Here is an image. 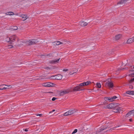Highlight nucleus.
I'll return each mask as SVG.
<instances>
[{
	"instance_id": "nucleus-30",
	"label": "nucleus",
	"mask_w": 134,
	"mask_h": 134,
	"mask_svg": "<svg viewBox=\"0 0 134 134\" xmlns=\"http://www.w3.org/2000/svg\"><path fill=\"white\" fill-rule=\"evenodd\" d=\"M131 68V69L130 70L131 71H134V66H133V68H132V66H131V67L130 68Z\"/></svg>"
},
{
	"instance_id": "nucleus-22",
	"label": "nucleus",
	"mask_w": 134,
	"mask_h": 134,
	"mask_svg": "<svg viewBox=\"0 0 134 134\" xmlns=\"http://www.w3.org/2000/svg\"><path fill=\"white\" fill-rule=\"evenodd\" d=\"M11 29L13 30H16L18 29V27L16 26H13V27Z\"/></svg>"
},
{
	"instance_id": "nucleus-24",
	"label": "nucleus",
	"mask_w": 134,
	"mask_h": 134,
	"mask_svg": "<svg viewBox=\"0 0 134 134\" xmlns=\"http://www.w3.org/2000/svg\"><path fill=\"white\" fill-rule=\"evenodd\" d=\"M130 112H131V115L132 116H134V109L133 110H131L130 111Z\"/></svg>"
},
{
	"instance_id": "nucleus-52",
	"label": "nucleus",
	"mask_w": 134,
	"mask_h": 134,
	"mask_svg": "<svg viewBox=\"0 0 134 134\" xmlns=\"http://www.w3.org/2000/svg\"><path fill=\"white\" fill-rule=\"evenodd\" d=\"M132 79H133V80L134 81V77Z\"/></svg>"
},
{
	"instance_id": "nucleus-11",
	"label": "nucleus",
	"mask_w": 134,
	"mask_h": 134,
	"mask_svg": "<svg viewBox=\"0 0 134 134\" xmlns=\"http://www.w3.org/2000/svg\"><path fill=\"white\" fill-rule=\"evenodd\" d=\"M88 23L84 21L81 22L79 23V25L82 26H85L87 25Z\"/></svg>"
},
{
	"instance_id": "nucleus-34",
	"label": "nucleus",
	"mask_w": 134,
	"mask_h": 134,
	"mask_svg": "<svg viewBox=\"0 0 134 134\" xmlns=\"http://www.w3.org/2000/svg\"><path fill=\"white\" fill-rule=\"evenodd\" d=\"M52 56V54L51 53H49L48 54H47L46 55V56Z\"/></svg>"
},
{
	"instance_id": "nucleus-7",
	"label": "nucleus",
	"mask_w": 134,
	"mask_h": 134,
	"mask_svg": "<svg viewBox=\"0 0 134 134\" xmlns=\"http://www.w3.org/2000/svg\"><path fill=\"white\" fill-rule=\"evenodd\" d=\"M134 42V36L129 38L126 42L127 44H129Z\"/></svg>"
},
{
	"instance_id": "nucleus-36",
	"label": "nucleus",
	"mask_w": 134,
	"mask_h": 134,
	"mask_svg": "<svg viewBox=\"0 0 134 134\" xmlns=\"http://www.w3.org/2000/svg\"><path fill=\"white\" fill-rule=\"evenodd\" d=\"M84 110H82L81 111H79V113L80 114H82V113H84Z\"/></svg>"
},
{
	"instance_id": "nucleus-27",
	"label": "nucleus",
	"mask_w": 134,
	"mask_h": 134,
	"mask_svg": "<svg viewBox=\"0 0 134 134\" xmlns=\"http://www.w3.org/2000/svg\"><path fill=\"white\" fill-rule=\"evenodd\" d=\"M107 51L108 52V53L109 54H112L113 53L111 52V51H112V50L111 49H109L108 50H107Z\"/></svg>"
},
{
	"instance_id": "nucleus-18",
	"label": "nucleus",
	"mask_w": 134,
	"mask_h": 134,
	"mask_svg": "<svg viewBox=\"0 0 134 134\" xmlns=\"http://www.w3.org/2000/svg\"><path fill=\"white\" fill-rule=\"evenodd\" d=\"M6 14L7 15H13L14 14V13L12 12H8L6 13Z\"/></svg>"
},
{
	"instance_id": "nucleus-38",
	"label": "nucleus",
	"mask_w": 134,
	"mask_h": 134,
	"mask_svg": "<svg viewBox=\"0 0 134 134\" xmlns=\"http://www.w3.org/2000/svg\"><path fill=\"white\" fill-rule=\"evenodd\" d=\"M114 128H112L111 129H109V130H107L106 131H105V132H107L108 131H111V129H112V130H114Z\"/></svg>"
},
{
	"instance_id": "nucleus-28",
	"label": "nucleus",
	"mask_w": 134,
	"mask_h": 134,
	"mask_svg": "<svg viewBox=\"0 0 134 134\" xmlns=\"http://www.w3.org/2000/svg\"><path fill=\"white\" fill-rule=\"evenodd\" d=\"M84 82L83 83H81L78 86H79L80 87H81V88H82V87L85 86L84 84Z\"/></svg>"
},
{
	"instance_id": "nucleus-9",
	"label": "nucleus",
	"mask_w": 134,
	"mask_h": 134,
	"mask_svg": "<svg viewBox=\"0 0 134 134\" xmlns=\"http://www.w3.org/2000/svg\"><path fill=\"white\" fill-rule=\"evenodd\" d=\"M53 83H46L43 84V86L45 87H50L53 86Z\"/></svg>"
},
{
	"instance_id": "nucleus-44",
	"label": "nucleus",
	"mask_w": 134,
	"mask_h": 134,
	"mask_svg": "<svg viewBox=\"0 0 134 134\" xmlns=\"http://www.w3.org/2000/svg\"><path fill=\"white\" fill-rule=\"evenodd\" d=\"M55 111V109H53V110H52V111L50 112L49 113H51L52 112L54 111Z\"/></svg>"
},
{
	"instance_id": "nucleus-29",
	"label": "nucleus",
	"mask_w": 134,
	"mask_h": 134,
	"mask_svg": "<svg viewBox=\"0 0 134 134\" xmlns=\"http://www.w3.org/2000/svg\"><path fill=\"white\" fill-rule=\"evenodd\" d=\"M110 97H106L104 98V99L105 101H107V100H109L110 101Z\"/></svg>"
},
{
	"instance_id": "nucleus-15",
	"label": "nucleus",
	"mask_w": 134,
	"mask_h": 134,
	"mask_svg": "<svg viewBox=\"0 0 134 134\" xmlns=\"http://www.w3.org/2000/svg\"><path fill=\"white\" fill-rule=\"evenodd\" d=\"M122 37V35L121 34H119L115 36V39L116 40H119V39Z\"/></svg>"
},
{
	"instance_id": "nucleus-13",
	"label": "nucleus",
	"mask_w": 134,
	"mask_h": 134,
	"mask_svg": "<svg viewBox=\"0 0 134 134\" xmlns=\"http://www.w3.org/2000/svg\"><path fill=\"white\" fill-rule=\"evenodd\" d=\"M55 79L58 80H61L62 77V75L61 74H58L55 76Z\"/></svg>"
},
{
	"instance_id": "nucleus-50",
	"label": "nucleus",
	"mask_w": 134,
	"mask_h": 134,
	"mask_svg": "<svg viewBox=\"0 0 134 134\" xmlns=\"http://www.w3.org/2000/svg\"><path fill=\"white\" fill-rule=\"evenodd\" d=\"M124 27L125 28V29H127V28H126V27Z\"/></svg>"
},
{
	"instance_id": "nucleus-47",
	"label": "nucleus",
	"mask_w": 134,
	"mask_h": 134,
	"mask_svg": "<svg viewBox=\"0 0 134 134\" xmlns=\"http://www.w3.org/2000/svg\"><path fill=\"white\" fill-rule=\"evenodd\" d=\"M128 69V68H122V69H121V70H122L124 69Z\"/></svg>"
},
{
	"instance_id": "nucleus-1",
	"label": "nucleus",
	"mask_w": 134,
	"mask_h": 134,
	"mask_svg": "<svg viewBox=\"0 0 134 134\" xmlns=\"http://www.w3.org/2000/svg\"><path fill=\"white\" fill-rule=\"evenodd\" d=\"M119 104L117 103H112L107 105V107L109 109H113L115 110V111L114 112H120L121 111L120 108L118 106Z\"/></svg>"
},
{
	"instance_id": "nucleus-51",
	"label": "nucleus",
	"mask_w": 134,
	"mask_h": 134,
	"mask_svg": "<svg viewBox=\"0 0 134 134\" xmlns=\"http://www.w3.org/2000/svg\"><path fill=\"white\" fill-rule=\"evenodd\" d=\"M7 87L6 88H7Z\"/></svg>"
},
{
	"instance_id": "nucleus-5",
	"label": "nucleus",
	"mask_w": 134,
	"mask_h": 134,
	"mask_svg": "<svg viewBox=\"0 0 134 134\" xmlns=\"http://www.w3.org/2000/svg\"><path fill=\"white\" fill-rule=\"evenodd\" d=\"M70 91V90L68 89L66 90H65L63 91L60 92V93L59 95L60 96H63L64 95L68 93Z\"/></svg>"
},
{
	"instance_id": "nucleus-10",
	"label": "nucleus",
	"mask_w": 134,
	"mask_h": 134,
	"mask_svg": "<svg viewBox=\"0 0 134 134\" xmlns=\"http://www.w3.org/2000/svg\"><path fill=\"white\" fill-rule=\"evenodd\" d=\"M107 128V127H103L101 128V129L95 132L96 134H97L100 132H101L102 131L106 129Z\"/></svg>"
},
{
	"instance_id": "nucleus-25",
	"label": "nucleus",
	"mask_w": 134,
	"mask_h": 134,
	"mask_svg": "<svg viewBox=\"0 0 134 134\" xmlns=\"http://www.w3.org/2000/svg\"><path fill=\"white\" fill-rule=\"evenodd\" d=\"M63 43L62 42H60V41H58L57 42V43H56V45H59L60 44H62Z\"/></svg>"
},
{
	"instance_id": "nucleus-26",
	"label": "nucleus",
	"mask_w": 134,
	"mask_h": 134,
	"mask_svg": "<svg viewBox=\"0 0 134 134\" xmlns=\"http://www.w3.org/2000/svg\"><path fill=\"white\" fill-rule=\"evenodd\" d=\"M64 116H66L67 115H70L69 114V113L68 111L67 112H66L64 114Z\"/></svg>"
},
{
	"instance_id": "nucleus-23",
	"label": "nucleus",
	"mask_w": 134,
	"mask_h": 134,
	"mask_svg": "<svg viewBox=\"0 0 134 134\" xmlns=\"http://www.w3.org/2000/svg\"><path fill=\"white\" fill-rule=\"evenodd\" d=\"M97 85L98 87L99 88H100L101 87V85L100 83H97Z\"/></svg>"
},
{
	"instance_id": "nucleus-14",
	"label": "nucleus",
	"mask_w": 134,
	"mask_h": 134,
	"mask_svg": "<svg viewBox=\"0 0 134 134\" xmlns=\"http://www.w3.org/2000/svg\"><path fill=\"white\" fill-rule=\"evenodd\" d=\"M20 16L22 18L23 20L24 21L25 20L28 18L26 15H20Z\"/></svg>"
},
{
	"instance_id": "nucleus-45",
	"label": "nucleus",
	"mask_w": 134,
	"mask_h": 134,
	"mask_svg": "<svg viewBox=\"0 0 134 134\" xmlns=\"http://www.w3.org/2000/svg\"><path fill=\"white\" fill-rule=\"evenodd\" d=\"M132 95H134V91H132Z\"/></svg>"
},
{
	"instance_id": "nucleus-41",
	"label": "nucleus",
	"mask_w": 134,
	"mask_h": 134,
	"mask_svg": "<svg viewBox=\"0 0 134 134\" xmlns=\"http://www.w3.org/2000/svg\"><path fill=\"white\" fill-rule=\"evenodd\" d=\"M64 71H68V69H64L63 70Z\"/></svg>"
},
{
	"instance_id": "nucleus-12",
	"label": "nucleus",
	"mask_w": 134,
	"mask_h": 134,
	"mask_svg": "<svg viewBox=\"0 0 134 134\" xmlns=\"http://www.w3.org/2000/svg\"><path fill=\"white\" fill-rule=\"evenodd\" d=\"M60 59V58H59L58 59L53 60L50 61L49 62L52 64H54L55 63H58Z\"/></svg>"
},
{
	"instance_id": "nucleus-33",
	"label": "nucleus",
	"mask_w": 134,
	"mask_h": 134,
	"mask_svg": "<svg viewBox=\"0 0 134 134\" xmlns=\"http://www.w3.org/2000/svg\"><path fill=\"white\" fill-rule=\"evenodd\" d=\"M57 98H56L54 97L52 99V100L53 101H54L56 99H57Z\"/></svg>"
},
{
	"instance_id": "nucleus-43",
	"label": "nucleus",
	"mask_w": 134,
	"mask_h": 134,
	"mask_svg": "<svg viewBox=\"0 0 134 134\" xmlns=\"http://www.w3.org/2000/svg\"><path fill=\"white\" fill-rule=\"evenodd\" d=\"M131 75L132 77H134V72Z\"/></svg>"
},
{
	"instance_id": "nucleus-46",
	"label": "nucleus",
	"mask_w": 134,
	"mask_h": 134,
	"mask_svg": "<svg viewBox=\"0 0 134 134\" xmlns=\"http://www.w3.org/2000/svg\"><path fill=\"white\" fill-rule=\"evenodd\" d=\"M129 121H130V122H132V119H130L129 120Z\"/></svg>"
},
{
	"instance_id": "nucleus-21",
	"label": "nucleus",
	"mask_w": 134,
	"mask_h": 134,
	"mask_svg": "<svg viewBox=\"0 0 134 134\" xmlns=\"http://www.w3.org/2000/svg\"><path fill=\"white\" fill-rule=\"evenodd\" d=\"M131 112L130 111L126 115L125 117H128L130 116H131Z\"/></svg>"
},
{
	"instance_id": "nucleus-40",
	"label": "nucleus",
	"mask_w": 134,
	"mask_h": 134,
	"mask_svg": "<svg viewBox=\"0 0 134 134\" xmlns=\"http://www.w3.org/2000/svg\"><path fill=\"white\" fill-rule=\"evenodd\" d=\"M9 47L8 48H11L13 47V46L12 45H9Z\"/></svg>"
},
{
	"instance_id": "nucleus-42",
	"label": "nucleus",
	"mask_w": 134,
	"mask_h": 134,
	"mask_svg": "<svg viewBox=\"0 0 134 134\" xmlns=\"http://www.w3.org/2000/svg\"><path fill=\"white\" fill-rule=\"evenodd\" d=\"M6 86H8V88H9V87L10 88V87H12L11 86V85H6Z\"/></svg>"
},
{
	"instance_id": "nucleus-37",
	"label": "nucleus",
	"mask_w": 134,
	"mask_h": 134,
	"mask_svg": "<svg viewBox=\"0 0 134 134\" xmlns=\"http://www.w3.org/2000/svg\"><path fill=\"white\" fill-rule=\"evenodd\" d=\"M36 115L37 116H42V114H36Z\"/></svg>"
},
{
	"instance_id": "nucleus-53",
	"label": "nucleus",
	"mask_w": 134,
	"mask_h": 134,
	"mask_svg": "<svg viewBox=\"0 0 134 134\" xmlns=\"http://www.w3.org/2000/svg\"><path fill=\"white\" fill-rule=\"evenodd\" d=\"M120 126H120H117V127H119V126Z\"/></svg>"
},
{
	"instance_id": "nucleus-20",
	"label": "nucleus",
	"mask_w": 134,
	"mask_h": 134,
	"mask_svg": "<svg viewBox=\"0 0 134 134\" xmlns=\"http://www.w3.org/2000/svg\"><path fill=\"white\" fill-rule=\"evenodd\" d=\"M132 91H126L125 93V94H128L130 95H132Z\"/></svg>"
},
{
	"instance_id": "nucleus-49",
	"label": "nucleus",
	"mask_w": 134,
	"mask_h": 134,
	"mask_svg": "<svg viewBox=\"0 0 134 134\" xmlns=\"http://www.w3.org/2000/svg\"><path fill=\"white\" fill-rule=\"evenodd\" d=\"M91 134H96L95 132H93L91 133Z\"/></svg>"
},
{
	"instance_id": "nucleus-39",
	"label": "nucleus",
	"mask_w": 134,
	"mask_h": 134,
	"mask_svg": "<svg viewBox=\"0 0 134 134\" xmlns=\"http://www.w3.org/2000/svg\"><path fill=\"white\" fill-rule=\"evenodd\" d=\"M76 72H70V73H69V74L70 75H72V74H73L75 73H76Z\"/></svg>"
},
{
	"instance_id": "nucleus-32",
	"label": "nucleus",
	"mask_w": 134,
	"mask_h": 134,
	"mask_svg": "<svg viewBox=\"0 0 134 134\" xmlns=\"http://www.w3.org/2000/svg\"><path fill=\"white\" fill-rule=\"evenodd\" d=\"M133 81H134L132 79H131L129 80V83H130L133 82Z\"/></svg>"
},
{
	"instance_id": "nucleus-17",
	"label": "nucleus",
	"mask_w": 134,
	"mask_h": 134,
	"mask_svg": "<svg viewBox=\"0 0 134 134\" xmlns=\"http://www.w3.org/2000/svg\"><path fill=\"white\" fill-rule=\"evenodd\" d=\"M117 98V97L116 96H114L113 97H110V101H112L114 100V99H116Z\"/></svg>"
},
{
	"instance_id": "nucleus-35",
	"label": "nucleus",
	"mask_w": 134,
	"mask_h": 134,
	"mask_svg": "<svg viewBox=\"0 0 134 134\" xmlns=\"http://www.w3.org/2000/svg\"><path fill=\"white\" fill-rule=\"evenodd\" d=\"M129 88L132 89L133 88V86L132 85H129Z\"/></svg>"
},
{
	"instance_id": "nucleus-48",
	"label": "nucleus",
	"mask_w": 134,
	"mask_h": 134,
	"mask_svg": "<svg viewBox=\"0 0 134 134\" xmlns=\"http://www.w3.org/2000/svg\"><path fill=\"white\" fill-rule=\"evenodd\" d=\"M24 131L26 132H27L28 131V130H27V129H25L24 130Z\"/></svg>"
},
{
	"instance_id": "nucleus-6",
	"label": "nucleus",
	"mask_w": 134,
	"mask_h": 134,
	"mask_svg": "<svg viewBox=\"0 0 134 134\" xmlns=\"http://www.w3.org/2000/svg\"><path fill=\"white\" fill-rule=\"evenodd\" d=\"M9 38L11 42L14 41L16 39H17V40L18 41V38L15 35H13V36H11Z\"/></svg>"
},
{
	"instance_id": "nucleus-3",
	"label": "nucleus",
	"mask_w": 134,
	"mask_h": 134,
	"mask_svg": "<svg viewBox=\"0 0 134 134\" xmlns=\"http://www.w3.org/2000/svg\"><path fill=\"white\" fill-rule=\"evenodd\" d=\"M30 42L28 41L27 42V44H28L29 45H31L32 44H34L37 43L38 41H37V40L35 39H32L30 40L29 41Z\"/></svg>"
},
{
	"instance_id": "nucleus-31",
	"label": "nucleus",
	"mask_w": 134,
	"mask_h": 134,
	"mask_svg": "<svg viewBox=\"0 0 134 134\" xmlns=\"http://www.w3.org/2000/svg\"><path fill=\"white\" fill-rule=\"evenodd\" d=\"M77 129H75L72 132V134H74L77 132Z\"/></svg>"
},
{
	"instance_id": "nucleus-16",
	"label": "nucleus",
	"mask_w": 134,
	"mask_h": 134,
	"mask_svg": "<svg viewBox=\"0 0 134 134\" xmlns=\"http://www.w3.org/2000/svg\"><path fill=\"white\" fill-rule=\"evenodd\" d=\"M126 2V1L125 0H121L119 1V2L117 3V4L118 5L119 4H123Z\"/></svg>"
},
{
	"instance_id": "nucleus-8",
	"label": "nucleus",
	"mask_w": 134,
	"mask_h": 134,
	"mask_svg": "<svg viewBox=\"0 0 134 134\" xmlns=\"http://www.w3.org/2000/svg\"><path fill=\"white\" fill-rule=\"evenodd\" d=\"M77 111H78V110L77 109H70L68 111L69 112V114L70 115L73 114Z\"/></svg>"
},
{
	"instance_id": "nucleus-4",
	"label": "nucleus",
	"mask_w": 134,
	"mask_h": 134,
	"mask_svg": "<svg viewBox=\"0 0 134 134\" xmlns=\"http://www.w3.org/2000/svg\"><path fill=\"white\" fill-rule=\"evenodd\" d=\"M85 89L84 88H81V87L78 86L74 87L72 91L74 92L77 91H82Z\"/></svg>"
},
{
	"instance_id": "nucleus-19",
	"label": "nucleus",
	"mask_w": 134,
	"mask_h": 134,
	"mask_svg": "<svg viewBox=\"0 0 134 134\" xmlns=\"http://www.w3.org/2000/svg\"><path fill=\"white\" fill-rule=\"evenodd\" d=\"M84 83V85L85 86H87L88 85H89L91 83V82L90 81H87L86 82H83Z\"/></svg>"
},
{
	"instance_id": "nucleus-2",
	"label": "nucleus",
	"mask_w": 134,
	"mask_h": 134,
	"mask_svg": "<svg viewBox=\"0 0 134 134\" xmlns=\"http://www.w3.org/2000/svg\"><path fill=\"white\" fill-rule=\"evenodd\" d=\"M104 86L107 87L112 88L114 87V84L112 82L108 81L107 82L105 83Z\"/></svg>"
}]
</instances>
